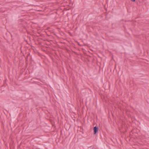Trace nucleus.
I'll list each match as a JSON object with an SVG mask.
<instances>
[{
  "instance_id": "nucleus-2",
  "label": "nucleus",
  "mask_w": 149,
  "mask_h": 149,
  "mask_svg": "<svg viewBox=\"0 0 149 149\" xmlns=\"http://www.w3.org/2000/svg\"><path fill=\"white\" fill-rule=\"evenodd\" d=\"M88 149H95L93 146H91L88 148Z\"/></svg>"
},
{
  "instance_id": "nucleus-1",
  "label": "nucleus",
  "mask_w": 149,
  "mask_h": 149,
  "mask_svg": "<svg viewBox=\"0 0 149 149\" xmlns=\"http://www.w3.org/2000/svg\"><path fill=\"white\" fill-rule=\"evenodd\" d=\"M99 128L98 127H97L96 126L94 127L93 130V134H96L97 132H98Z\"/></svg>"
},
{
  "instance_id": "nucleus-3",
  "label": "nucleus",
  "mask_w": 149,
  "mask_h": 149,
  "mask_svg": "<svg viewBox=\"0 0 149 149\" xmlns=\"http://www.w3.org/2000/svg\"><path fill=\"white\" fill-rule=\"evenodd\" d=\"M132 2H134L135 1V0H130Z\"/></svg>"
}]
</instances>
